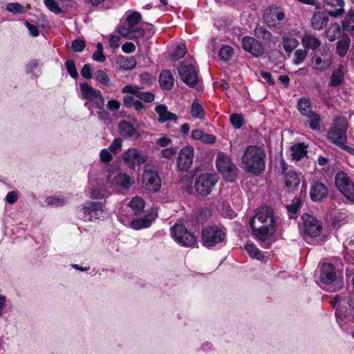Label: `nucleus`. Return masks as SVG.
Segmentation results:
<instances>
[{
	"instance_id": "obj_1",
	"label": "nucleus",
	"mask_w": 354,
	"mask_h": 354,
	"mask_svg": "<svg viewBox=\"0 0 354 354\" xmlns=\"http://www.w3.org/2000/svg\"><path fill=\"white\" fill-rule=\"evenodd\" d=\"M266 153L263 147L250 145L241 156L242 168L247 172L258 175L266 168Z\"/></svg>"
},
{
	"instance_id": "obj_2",
	"label": "nucleus",
	"mask_w": 354,
	"mask_h": 354,
	"mask_svg": "<svg viewBox=\"0 0 354 354\" xmlns=\"http://www.w3.org/2000/svg\"><path fill=\"white\" fill-rule=\"evenodd\" d=\"M142 15L136 11H129L126 19L125 26L118 29L119 34L127 39H138L141 38L148 39L151 37V30H146L147 25L142 23Z\"/></svg>"
},
{
	"instance_id": "obj_3",
	"label": "nucleus",
	"mask_w": 354,
	"mask_h": 354,
	"mask_svg": "<svg viewBox=\"0 0 354 354\" xmlns=\"http://www.w3.org/2000/svg\"><path fill=\"white\" fill-rule=\"evenodd\" d=\"M347 120L344 117H338L334 120L333 127L328 131L327 139L342 149L354 153V149L352 147L345 145L347 140Z\"/></svg>"
},
{
	"instance_id": "obj_4",
	"label": "nucleus",
	"mask_w": 354,
	"mask_h": 354,
	"mask_svg": "<svg viewBox=\"0 0 354 354\" xmlns=\"http://www.w3.org/2000/svg\"><path fill=\"white\" fill-rule=\"evenodd\" d=\"M216 167L223 177L230 182L236 180L238 174L236 166L231 161V158L224 153H219L216 158Z\"/></svg>"
},
{
	"instance_id": "obj_5",
	"label": "nucleus",
	"mask_w": 354,
	"mask_h": 354,
	"mask_svg": "<svg viewBox=\"0 0 354 354\" xmlns=\"http://www.w3.org/2000/svg\"><path fill=\"white\" fill-rule=\"evenodd\" d=\"M217 181L216 175L207 173L202 174L195 180V190L201 196H207L211 193Z\"/></svg>"
},
{
	"instance_id": "obj_6",
	"label": "nucleus",
	"mask_w": 354,
	"mask_h": 354,
	"mask_svg": "<svg viewBox=\"0 0 354 354\" xmlns=\"http://www.w3.org/2000/svg\"><path fill=\"white\" fill-rule=\"evenodd\" d=\"M171 232L174 239L183 246L192 247L196 243L194 234L189 232L183 225H174L171 228Z\"/></svg>"
},
{
	"instance_id": "obj_7",
	"label": "nucleus",
	"mask_w": 354,
	"mask_h": 354,
	"mask_svg": "<svg viewBox=\"0 0 354 354\" xmlns=\"http://www.w3.org/2000/svg\"><path fill=\"white\" fill-rule=\"evenodd\" d=\"M308 48L310 46H307ZM319 46H310L313 50H315V54L313 58L312 65L314 69L319 72H323L328 70L332 64V58L330 53H328L325 48L322 50L317 49Z\"/></svg>"
},
{
	"instance_id": "obj_8",
	"label": "nucleus",
	"mask_w": 354,
	"mask_h": 354,
	"mask_svg": "<svg viewBox=\"0 0 354 354\" xmlns=\"http://www.w3.org/2000/svg\"><path fill=\"white\" fill-rule=\"evenodd\" d=\"M335 185L346 198L354 202V183L346 173L339 171L335 175Z\"/></svg>"
},
{
	"instance_id": "obj_9",
	"label": "nucleus",
	"mask_w": 354,
	"mask_h": 354,
	"mask_svg": "<svg viewBox=\"0 0 354 354\" xmlns=\"http://www.w3.org/2000/svg\"><path fill=\"white\" fill-rule=\"evenodd\" d=\"M225 237L224 232L216 226L205 228L201 234L203 245L207 248L223 242Z\"/></svg>"
},
{
	"instance_id": "obj_10",
	"label": "nucleus",
	"mask_w": 354,
	"mask_h": 354,
	"mask_svg": "<svg viewBox=\"0 0 354 354\" xmlns=\"http://www.w3.org/2000/svg\"><path fill=\"white\" fill-rule=\"evenodd\" d=\"M110 185L118 191L128 190L134 183V179L122 172H112L107 176Z\"/></svg>"
},
{
	"instance_id": "obj_11",
	"label": "nucleus",
	"mask_w": 354,
	"mask_h": 354,
	"mask_svg": "<svg viewBox=\"0 0 354 354\" xmlns=\"http://www.w3.org/2000/svg\"><path fill=\"white\" fill-rule=\"evenodd\" d=\"M122 160L131 169H134L136 165L144 164L147 160V156L141 150L136 148H131L124 151Z\"/></svg>"
},
{
	"instance_id": "obj_12",
	"label": "nucleus",
	"mask_w": 354,
	"mask_h": 354,
	"mask_svg": "<svg viewBox=\"0 0 354 354\" xmlns=\"http://www.w3.org/2000/svg\"><path fill=\"white\" fill-rule=\"evenodd\" d=\"M182 80L189 86L195 87L198 82V71L192 64L181 63L178 68Z\"/></svg>"
},
{
	"instance_id": "obj_13",
	"label": "nucleus",
	"mask_w": 354,
	"mask_h": 354,
	"mask_svg": "<svg viewBox=\"0 0 354 354\" xmlns=\"http://www.w3.org/2000/svg\"><path fill=\"white\" fill-rule=\"evenodd\" d=\"M104 204L102 202L87 201L82 205L84 219L89 221L102 217Z\"/></svg>"
},
{
	"instance_id": "obj_14",
	"label": "nucleus",
	"mask_w": 354,
	"mask_h": 354,
	"mask_svg": "<svg viewBox=\"0 0 354 354\" xmlns=\"http://www.w3.org/2000/svg\"><path fill=\"white\" fill-rule=\"evenodd\" d=\"M302 220L304 221L305 239H306V236L317 237L320 234L322 230V225L319 221L308 214L302 216Z\"/></svg>"
},
{
	"instance_id": "obj_15",
	"label": "nucleus",
	"mask_w": 354,
	"mask_h": 354,
	"mask_svg": "<svg viewBox=\"0 0 354 354\" xmlns=\"http://www.w3.org/2000/svg\"><path fill=\"white\" fill-rule=\"evenodd\" d=\"M142 185L146 189L156 192L161 187V180L156 171L146 167L142 175Z\"/></svg>"
},
{
	"instance_id": "obj_16",
	"label": "nucleus",
	"mask_w": 354,
	"mask_h": 354,
	"mask_svg": "<svg viewBox=\"0 0 354 354\" xmlns=\"http://www.w3.org/2000/svg\"><path fill=\"white\" fill-rule=\"evenodd\" d=\"M250 220H256V223L259 225L276 226L277 225L273 209L268 206L261 207Z\"/></svg>"
},
{
	"instance_id": "obj_17",
	"label": "nucleus",
	"mask_w": 354,
	"mask_h": 354,
	"mask_svg": "<svg viewBox=\"0 0 354 354\" xmlns=\"http://www.w3.org/2000/svg\"><path fill=\"white\" fill-rule=\"evenodd\" d=\"M194 156V149L188 145L180 150L178 157V167L181 171L188 170L192 165Z\"/></svg>"
},
{
	"instance_id": "obj_18",
	"label": "nucleus",
	"mask_w": 354,
	"mask_h": 354,
	"mask_svg": "<svg viewBox=\"0 0 354 354\" xmlns=\"http://www.w3.org/2000/svg\"><path fill=\"white\" fill-rule=\"evenodd\" d=\"M250 226L253 234L262 242L266 241L270 236L274 234L276 227L266 225H259L256 223V220H250Z\"/></svg>"
},
{
	"instance_id": "obj_19",
	"label": "nucleus",
	"mask_w": 354,
	"mask_h": 354,
	"mask_svg": "<svg viewBox=\"0 0 354 354\" xmlns=\"http://www.w3.org/2000/svg\"><path fill=\"white\" fill-rule=\"evenodd\" d=\"M122 92L123 93H131L145 102H152L155 99L153 93L149 91H143L142 88L136 85H126L122 88Z\"/></svg>"
},
{
	"instance_id": "obj_20",
	"label": "nucleus",
	"mask_w": 354,
	"mask_h": 354,
	"mask_svg": "<svg viewBox=\"0 0 354 354\" xmlns=\"http://www.w3.org/2000/svg\"><path fill=\"white\" fill-rule=\"evenodd\" d=\"M284 18V13L278 8L272 7L266 10L263 20L270 27H275Z\"/></svg>"
},
{
	"instance_id": "obj_21",
	"label": "nucleus",
	"mask_w": 354,
	"mask_h": 354,
	"mask_svg": "<svg viewBox=\"0 0 354 354\" xmlns=\"http://www.w3.org/2000/svg\"><path fill=\"white\" fill-rule=\"evenodd\" d=\"M118 129L120 134L126 139L135 140L140 137L138 130L128 121L122 120L120 122Z\"/></svg>"
},
{
	"instance_id": "obj_22",
	"label": "nucleus",
	"mask_w": 354,
	"mask_h": 354,
	"mask_svg": "<svg viewBox=\"0 0 354 354\" xmlns=\"http://www.w3.org/2000/svg\"><path fill=\"white\" fill-rule=\"evenodd\" d=\"M328 192V189L324 184L315 182L311 186L310 198L313 201H321L327 196Z\"/></svg>"
},
{
	"instance_id": "obj_23",
	"label": "nucleus",
	"mask_w": 354,
	"mask_h": 354,
	"mask_svg": "<svg viewBox=\"0 0 354 354\" xmlns=\"http://www.w3.org/2000/svg\"><path fill=\"white\" fill-rule=\"evenodd\" d=\"M336 277L335 268L331 263H324L321 270V280L325 284L333 282Z\"/></svg>"
},
{
	"instance_id": "obj_24",
	"label": "nucleus",
	"mask_w": 354,
	"mask_h": 354,
	"mask_svg": "<svg viewBox=\"0 0 354 354\" xmlns=\"http://www.w3.org/2000/svg\"><path fill=\"white\" fill-rule=\"evenodd\" d=\"M174 77L169 70H163L159 75V83L162 89L169 91L174 86Z\"/></svg>"
},
{
	"instance_id": "obj_25",
	"label": "nucleus",
	"mask_w": 354,
	"mask_h": 354,
	"mask_svg": "<svg viewBox=\"0 0 354 354\" xmlns=\"http://www.w3.org/2000/svg\"><path fill=\"white\" fill-rule=\"evenodd\" d=\"M159 115L158 121L164 123L169 120H176L178 117L176 114L169 112L165 104H158L155 109Z\"/></svg>"
},
{
	"instance_id": "obj_26",
	"label": "nucleus",
	"mask_w": 354,
	"mask_h": 354,
	"mask_svg": "<svg viewBox=\"0 0 354 354\" xmlns=\"http://www.w3.org/2000/svg\"><path fill=\"white\" fill-rule=\"evenodd\" d=\"M325 4L333 8L328 10V13L330 16L337 17L344 12V2L343 0H325Z\"/></svg>"
},
{
	"instance_id": "obj_27",
	"label": "nucleus",
	"mask_w": 354,
	"mask_h": 354,
	"mask_svg": "<svg viewBox=\"0 0 354 354\" xmlns=\"http://www.w3.org/2000/svg\"><path fill=\"white\" fill-rule=\"evenodd\" d=\"M211 216L208 208H198L194 212L192 222L194 225H203Z\"/></svg>"
},
{
	"instance_id": "obj_28",
	"label": "nucleus",
	"mask_w": 354,
	"mask_h": 354,
	"mask_svg": "<svg viewBox=\"0 0 354 354\" xmlns=\"http://www.w3.org/2000/svg\"><path fill=\"white\" fill-rule=\"evenodd\" d=\"M154 220L155 216L153 214H148L143 218L132 220L130 223V226L131 228L135 230L148 227L151 225L152 221Z\"/></svg>"
},
{
	"instance_id": "obj_29",
	"label": "nucleus",
	"mask_w": 354,
	"mask_h": 354,
	"mask_svg": "<svg viewBox=\"0 0 354 354\" xmlns=\"http://www.w3.org/2000/svg\"><path fill=\"white\" fill-rule=\"evenodd\" d=\"M292 159L299 161L307 156V146L304 142H299L292 145L290 148Z\"/></svg>"
},
{
	"instance_id": "obj_30",
	"label": "nucleus",
	"mask_w": 354,
	"mask_h": 354,
	"mask_svg": "<svg viewBox=\"0 0 354 354\" xmlns=\"http://www.w3.org/2000/svg\"><path fill=\"white\" fill-rule=\"evenodd\" d=\"M284 178L286 187L291 189H295L299 185L300 178L298 174L292 169L285 172Z\"/></svg>"
},
{
	"instance_id": "obj_31",
	"label": "nucleus",
	"mask_w": 354,
	"mask_h": 354,
	"mask_svg": "<svg viewBox=\"0 0 354 354\" xmlns=\"http://www.w3.org/2000/svg\"><path fill=\"white\" fill-rule=\"evenodd\" d=\"M82 97L88 100L90 102L101 92L100 90L95 89L87 83H81L80 84Z\"/></svg>"
},
{
	"instance_id": "obj_32",
	"label": "nucleus",
	"mask_w": 354,
	"mask_h": 354,
	"mask_svg": "<svg viewBox=\"0 0 354 354\" xmlns=\"http://www.w3.org/2000/svg\"><path fill=\"white\" fill-rule=\"evenodd\" d=\"M328 17L323 12H317L314 13L312 17V26L315 29L320 30L326 26Z\"/></svg>"
},
{
	"instance_id": "obj_33",
	"label": "nucleus",
	"mask_w": 354,
	"mask_h": 354,
	"mask_svg": "<svg viewBox=\"0 0 354 354\" xmlns=\"http://www.w3.org/2000/svg\"><path fill=\"white\" fill-rule=\"evenodd\" d=\"M344 73L343 71V66L339 65L337 69L333 70L330 76V81L329 86L335 87L342 84L344 82Z\"/></svg>"
},
{
	"instance_id": "obj_34",
	"label": "nucleus",
	"mask_w": 354,
	"mask_h": 354,
	"mask_svg": "<svg viewBox=\"0 0 354 354\" xmlns=\"http://www.w3.org/2000/svg\"><path fill=\"white\" fill-rule=\"evenodd\" d=\"M282 39L283 44H299L301 35L297 30H292L288 32H284Z\"/></svg>"
},
{
	"instance_id": "obj_35",
	"label": "nucleus",
	"mask_w": 354,
	"mask_h": 354,
	"mask_svg": "<svg viewBox=\"0 0 354 354\" xmlns=\"http://www.w3.org/2000/svg\"><path fill=\"white\" fill-rule=\"evenodd\" d=\"M117 64L124 70H131L136 66V61L132 57H120L117 59Z\"/></svg>"
},
{
	"instance_id": "obj_36",
	"label": "nucleus",
	"mask_w": 354,
	"mask_h": 354,
	"mask_svg": "<svg viewBox=\"0 0 354 354\" xmlns=\"http://www.w3.org/2000/svg\"><path fill=\"white\" fill-rule=\"evenodd\" d=\"M297 108L299 112L304 116H307L313 112L310 102L307 98L300 99L297 102Z\"/></svg>"
},
{
	"instance_id": "obj_37",
	"label": "nucleus",
	"mask_w": 354,
	"mask_h": 354,
	"mask_svg": "<svg viewBox=\"0 0 354 354\" xmlns=\"http://www.w3.org/2000/svg\"><path fill=\"white\" fill-rule=\"evenodd\" d=\"M190 113L194 118L203 120L205 118V111L198 102L194 101L191 107Z\"/></svg>"
},
{
	"instance_id": "obj_38",
	"label": "nucleus",
	"mask_w": 354,
	"mask_h": 354,
	"mask_svg": "<svg viewBox=\"0 0 354 354\" xmlns=\"http://www.w3.org/2000/svg\"><path fill=\"white\" fill-rule=\"evenodd\" d=\"M104 100L101 94V92L97 95V96L95 97L93 100L91 101V102L85 103V106L91 110V115H93V111L91 109V106H94L98 109H102V107H104Z\"/></svg>"
},
{
	"instance_id": "obj_39",
	"label": "nucleus",
	"mask_w": 354,
	"mask_h": 354,
	"mask_svg": "<svg viewBox=\"0 0 354 354\" xmlns=\"http://www.w3.org/2000/svg\"><path fill=\"white\" fill-rule=\"evenodd\" d=\"M234 49L231 46H223L219 49V57L223 62L229 61L234 55Z\"/></svg>"
},
{
	"instance_id": "obj_40",
	"label": "nucleus",
	"mask_w": 354,
	"mask_h": 354,
	"mask_svg": "<svg viewBox=\"0 0 354 354\" xmlns=\"http://www.w3.org/2000/svg\"><path fill=\"white\" fill-rule=\"evenodd\" d=\"M245 249L252 258L259 260L263 258L262 252L253 243H247L245 245Z\"/></svg>"
},
{
	"instance_id": "obj_41",
	"label": "nucleus",
	"mask_w": 354,
	"mask_h": 354,
	"mask_svg": "<svg viewBox=\"0 0 354 354\" xmlns=\"http://www.w3.org/2000/svg\"><path fill=\"white\" fill-rule=\"evenodd\" d=\"M129 206L136 214H138L143 209L145 202L142 198L136 196L130 201Z\"/></svg>"
},
{
	"instance_id": "obj_42",
	"label": "nucleus",
	"mask_w": 354,
	"mask_h": 354,
	"mask_svg": "<svg viewBox=\"0 0 354 354\" xmlns=\"http://www.w3.org/2000/svg\"><path fill=\"white\" fill-rule=\"evenodd\" d=\"M308 118L310 127L313 130H319L320 129V117L315 112H312L306 116Z\"/></svg>"
},
{
	"instance_id": "obj_43",
	"label": "nucleus",
	"mask_w": 354,
	"mask_h": 354,
	"mask_svg": "<svg viewBox=\"0 0 354 354\" xmlns=\"http://www.w3.org/2000/svg\"><path fill=\"white\" fill-rule=\"evenodd\" d=\"M341 35L340 27L335 24L331 26L326 31V36L330 41H334Z\"/></svg>"
},
{
	"instance_id": "obj_44",
	"label": "nucleus",
	"mask_w": 354,
	"mask_h": 354,
	"mask_svg": "<svg viewBox=\"0 0 354 354\" xmlns=\"http://www.w3.org/2000/svg\"><path fill=\"white\" fill-rule=\"evenodd\" d=\"M186 46H176L174 51L170 54V59L172 61H177L183 58L187 53Z\"/></svg>"
},
{
	"instance_id": "obj_45",
	"label": "nucleus",
	"mask_w": 354,
	"mask_h": 354,
	"mask_svg": "<svg viewBox=\"0 0 354 354\" xmlns=\"http://www.w3.org/2000/svg\"><path fill=\"white\" fill-rule=\"evenodd\" d=\"M244 50L255 57H260L264 53L263 46H243Z\"/></svg>"
},
{
	"instance_id": "obj_46",
	"label": "nucleus",
	"mask_w": 354,
	"mask_h": 354,
	"mask_svg": "<svg viewBox=\"0 0 354 354\" xmlns=\"http://www.w3.org/2000/svg\"><path fill=\"white\" fill-rule=\"evenodd\" d=\"M301 201L299 198H295L290 205L287 206L288 211L291 214L290 217L293 218L301 207Z\"/></svg>"
},
{
	"instance_id": "obj_47",
	"label": "nucleus",
	"mask_w": 354,
	"mask_h": 354,
	"mask_svg": "<svg viewBox=\"0 0 354 354\" xmlns=\"http://www.w3.org/2000/svg\"><path fill=\"white\" fill-rule=\"evenodd\" d=\"M6 10L14 14H22L26 12L25 8L18 3H10L6 6Z\"/></svg>"
},
{
	"instance_id": "obj_48",
	"label": "nucleus",
	"mask_w": 354,
	"mask_h": 354,
	"mask_svg": "<svg viewBox=\"0 0 354 354\" xmlns=\"http://www.w3.org/2000/svg\"><path fill=\"white\" fill-rule=\"evenodd\" d=\"M254 32H255L256 36L258 38H262L263 39H265L266 41H268L270 42H271V41L274 42V41L271 39V37H272L271 33L270 32L267 31L266 30H265L262 27H257L254 30Z\"/></svg>"
},
{
	"instance_id": "obj_49",
	"label": "nucleus",
	"mask_w": 354,
	"mask_h": 354,
	"mask_svg": "<svg viewBox=\"0 0 354 354\" xmlns=\"http://www.w3.org/2000/svg\"><path fill=\"white\" fill-rule=\"evenodd\" d=\"M231 124L235 129H239L243 124V118L241 115L232 113L230 118Z\"/></svg>"
},
{
	"instance_id": "obj_50",
	"label": "nucleus",
	"mask_w": 354,
	"mask_h": 354,
	"mask_svg": "<svg viewBox=\"0 0 354 354\" xmlns=\"http://www.w3.org/2000/svg\"><path fill=\"white\" fill-rule=\"evenodd\" d=\"M303 44H320V41L313 34L306 33L301 36Z\"/></svg>"
},
{
	"instance_id": "obj_51",
	"label": "nucleus",
	"mask_w": 354,
	"mask_h": 354,
	"mask_svg": "<svg viewBox=\"0 0 354 354\" xmlns=\"http://www.w3.org/2000/svg\"><path fill=\"white\" fill-rule=\"evenodd\" d=\"M46 203L50 206L60 207L63 206L66 201L64 198L57 196H49L46 198Z\"/></svg>"
},
{
	"instance_id": "obj_52",
	"label": "nucleus",
	"mask_w": 354,
	"mask_h": 354,
	"mask_svg": "<svg viewBox=\"0 0 354 354\" xmlns=\"http://www.w3.org/2000/svg\"><path fill=\"white\" fill-rule=\"evenodd\" d=\"M46 6L51 12L59 14L62 12V9L55 0H44Z\"/></svg>"
},
{
	"instance_id": "obj_53",
	"label": "nucleus",
	"mask_w": 354,
	"mask_h": 354,
	"mask_svg": "<svg viewBox=\"0 0 354 354\" xmlns=\"http://www.w3.org/2000/svg\"><path fill=\"white\" fill-rule=\"evenodd\" d=\"M96 80L104 85H109L110 80L105 71L102 70H98L95 73Z\"/></svg>"
},
{
	"instance_id": "obj_54",
	"label": "nucleus",
	"mask_w": 354,
	"mask_h": 354,
	"mask_svg": "<svg viewBox=\"0 0 354 354\" xmlns=\"http://www.w3.org/2000/svg\"><path fill=\"white\" fill-rule=\"evenodd\" d=\"M66 68L70 75L73 78H77L78 77V73L76 70L75 64L73 61L69 59L65 63Z\"/></svg>"
},
{
	"instance_id": "obj_55",
	"label": "nucleus",
	"mask_w": 354,
	"mask_h": 354,
	"mask_svg": "<svg viewBox=\"0 0 354 354\" xmlns=\"http://www.w3.org/2000/svg\"><path fill=\"white\" fill-rule=\"evenodd\" d=\"M97 49L93 55V59L99 62L105 61L106 57L103 54V46H97Z\"/></svg>"
},
{
	"instance_id": "obj_56",
	"label": "nucleus",
	"mask_w": 354,
	"mask_h": 354,
	"mask_svg": "<svg viewBox=\"0 0 354 354\" xmlns=\"http://www.w3.org/2000/svg\"><path fill=\"white\" fill-rule=\"evenodd\" d=\"M177 153L176 148H166L161 151V155L162 157L170 159L172 158Z\"/></svg>"
},
{
	"instance_id": "obj_57",
	"label": "nucleus",
	"mask_w": 354,
	"mask_h": 354,
	"mask_svg": "<svg viewBox=\"0 0 354 354\" xmlns=\"http://www.w3.org/2000/svg\"><path fill=\"white\" fill-rule=\"evenodd\" d=\"M306 55H307V52L306 50H301V49L297 50L295 53V55L296 57L295 60V64H301L304 60Z\"/></svg>"
},
{
	"instance_id": "obj_58",
	"label": "nucleus",
	"mask_w": 354,
	"mask_h": 354,
	"mask_svg": "<svg viewBox=\"0 0 354 354\" xmlns=\"http://www.w3.org/2000/svg\"><path fill=\"white\" fill-rule=\"evenodd\" d=\"M122 139L115 138L113 140V141L111 144V145L109 147V149L113 153H117L118 151L120 150V149L122 147Z\"/></svg>"
},
{
	"instance_id": "obj_59",
	"label": "nucleus",
	"mask_w": 354,
	"mask_h": 354,
	"mask_svg": "<svg viewBox=\"0 0 354 354\" xmlns=\"http://www.w3.org/2000/svg\"><path fill=\"white\" fill-rule=\"evenodd\" d=\"M137 101L133 96L127 95L123 97V103L127 108H132Z\"/></svg>"
},
{
	"instance_id": "obj_60",
	"label": "nucleus",
	"mask_w": 354,
	"mask_h": 354,
	"mask_svg": "<svg viewBox=\"0 0 354 354\" xmlns=\"http://www.w3.org/2000/svg\"><path fill=\"white\" fill-rule=\"evenodd\" d=\"M81 75L86 79L92 77L91 67L90 64H85L81 70Z\"/></svg>"
},
{
	"instance_id": "obj_61",
	"label": "nucleus",
	"mask_w": 354,
	"mask_h": 354,
	"mask_svg": "<svg viewBox=\"0 0 354 354\" xmlns=\"http://www.w3.org/2000/svg\"><path fill=\"white\" fill-rule=\"evenodd\" d=\"M100 159L105 162H109L112 160V156L110 152L106 149H104L100 152Z\"/></svg>"
},
{
	"instance_id": "obj_62",
	"label": "nucleus",
	"mask_w": 354,
	"mask_h": 354,
	"mask_svg": "<svg viewBox=\"0 0 354 354\" xmlns=\"http://www.w3.org/2000/svg\"><path fill=\"white\" fill-rule=\"evenodd\" d=\"M215 140L216 137L214 135L204 133L201 141L203 143L212 144Z\"/></svg>"
},
{
	"instance_id": "obj_63",
	"label": "nucleus",
	"mask_w": 354,
	"mask_h": 354,
	"mask_svg": "<svg viewBox=\"0 0 354 354\" xmlns=\"http://www.w3.org/2000/svg\"><path fill=\"white\" fill-rule=\"evenodd\" d=\"M140 80L142 84L150 85L153 81V79L149 73H145L140 75Z\"/></svg>"
},
{
	"instance_id": "obj_64",
	"label": "nucleus",
	"mask_w": 354,
	"mask_h": 354,
	"mask_svg": "<svg viewBox=\"0 0 354 354\" xmlns=\"http://www.w3.org/2000/svg\"><path fill=\"white\" fill-rule=\"evenodd\" d=\"M107 106L112 111H117L120 107V103L116 100H111L108 102Z\"/></svg>"
}]
</instances>
